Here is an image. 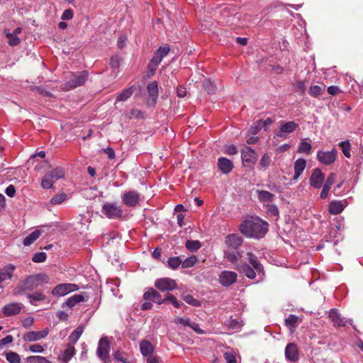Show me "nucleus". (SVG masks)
<instances>
[{"label":"nucleus","instance_id":"1","mask_svg":"<svg viewBox=\"0 0 363 363\" xmlns=\"http://www.w3.org/2000/svg\"><path fill=\"white\" fill-rule=\"evenodd\" d=\"M267 222L255 218L244 220L240 225V231L247 238H262L268 231Z\"/></svg>","mask_w":363,"mask_h":363},{"label":"nucleus","instance_id":"2","mask_svg":"<svg viewBox=\"0 0 363 363\" xmlns=\"http://www.w3.org/2000/svg\"><path fill=\"white\" fill-rule=\"evenodd\" d=\"M248 257V262L250 264L243 263L237 267V269L240 273L245 275L248 279H254L257 274L259 277V281L264 279L265 272L263 265L258 260L257 257L252 252L247 254Z\"/></svg>","mask_w":363,"mask_h":363},{"label":"nucleus","instance_id":"3","mask_svg":"<svg viewBox=\"0 0 363 363\" xmlns=\"http://www.w3.org/2000/svg\"><path fill=\"white\" fill-rule=\"evenodd\" d=\"M49 281L48 277L43 273L32 274L21 281L13 289L15 296L23 294L26 291H33Z\"/></svg>","mask_w":363,"mask_h":363},{"label":"nucleus","instance_id":"4","mask_svg":"<svg viewBox=\"0 0 363 363\" xmlns=\"http://www.w3.org/2000/svg\"><path fill=\"white\" fill-rule=\"evenodd\" d=\"M101 212L109 219H118L123 216V210L116 203H104L102 206Z\"/></svg>","mask_w":363,"mask_h":363},{"label":"nucleus","instance_id":"5","mask_svg":"<svg viewBox=\"0 0 363 363\" xmlns=\"http://www.w3.org/2000/svg\"><path fill=\"white\" fill-rule=\"evenodd\" d=\"M89 77V72L86 70L72 74V78L68 80L65 86L67 89H72L85 84Z\"/></svg>","mask_w":363,"mask_h":363},{"label":"nucleus","instance_id":"6","mask_svg":"<svg viewBox=\"0 0 363 363\" xmlns=\"http://www.w3.org/2000/svg\"><path fill=\"white\" fill-rule=\"evenodd\" d=\"M170 48L169 46L160 47L155 52L152 57L150 62L148 65L149 69L155 72L157 67L160 64L162 59L166 57L169 52Z\"/></svg>","mask_w":363,"mask_h":363},{"label":"nucleus","instance_id":"7","mask_svg":"<svg viewBox=\"0 0 363 363\" xmlns=\"http://www.w3.org/2000/svg\"><path fill=\"white\" fill-rule=\"evenodd\" d=\"M110 342L107 337H102L98 343L96 354L102 361H106L109 357Z\"/></svg>","mask_w":363,"mask_h":363},{"label":"nucleus","instance_id":"8","mask_svg":"<svg viewBox=\"0 0 363 363\" xmlns=\"http://www.w3.org/2000/svg\"><path fill=\"white\" fill-rule=\"evenodd\" d=\"M337 151L335 149L326 152L318 150L316 158L320 163L325 165H330L335 162L337 159Z\"/></svg>","mask_w":363,"mask_h":363},{"label":"nucleus","instance_id":"9","mask_svg":"<svg viewBox=\"0 0 363 363\" xmlns=\"http://www.w3.org/2000/svg\"><path fill=\"white\" fill-rule=\"evenodd\" d=\"M122 202L128 207H135L140 201V194L135 191L125 192L121 196Z\"/></svg>","mask_w":363,"mask_h":363},{"label":"nucleus","instance_id":"10","mask_svg":"<svg viewBox=\"0 0 363 363\" xmlns=\"http://www.w3.org/2000/svg\"><path fill=\"white\" fill-rule=\"evenodd\" d=\"M78 289L77 285L74 284H60L52 290V294L57 296H64L70 292L78 290Z\"/></svg>","mask_w":363,"mask_h":363},{"label":"nucleus","instance_id":"11","mask_svg":"<svg viewBox=\"0 0 363 363\" xmlns=\"http://www.w3.org/2000/svg\"><path fill=\"white\" fill-rule=\"evenodd\" d=\"M155 286L161 291H169L177 289V284L174 280L164 277L156 279Z\"/></svg>","mask_w":363,"mask_h":363},{"label":"nucleus","instance_id":"12","mask_svg":"<svg viewBox=\"0 0 363 363\" xmlns=\"http://www.w3.org/2000/svg\"><path fill=\"white\" fill-rule=\"evenodd\" d=\"M49 332L48 328H45L40 331H29L24 333L22 338L26 342H36L45 338Z\"/></svg>","mask_w":363,"mask_h":363},{"label":"nucleus","instance_id":"13","mask_svg":"<svg viewBox=\"0 0 363 363\" xmlns=\"http://www.w3.org/2000/svg\"><path fill=\"white\" fill-rule=\"evenodd\" d=\"M238 275L235 272L223 271L219 275V283L225 287L230 286L236 282Z\"/></svg>","mask_w":363,"mask_h":363},{"label":"nucleus","instance_id":"14","mask_svg":"<svg viewBox=\"0 0 363 363\" xmlns=\"http://www.w3.org/2000/svg\"><path fill=\"white\" fill-rule=\"evenodd\" d=\"M325 180V175L320 169L315 168L313 170L311 176L309 179V184L315 189H320Z\"/></svg>","mask_w":363,"mask_h":363},{"label":"nucleus","instance_id":"15","mask_svg":"<svg viewBox=\"0 0 363 363\" xmlns=\"http://www.w3.org/2000/svg\"><path fill=\"white\" fill-rule=\"evenodd\" d=\"M241 157L243 163L255 164L257 160V152L249 146H246L241 151Z\"/></svg>","mask_w":363,"mask_h":363},{"label":"nucleus","instance_id":"16","mask_svg":"<svg viewBox=\"0 0 363 363\" xmlns=\"http://www.w3.org/2000/svg\"><path fill=\"white\" fill-rule=\"evenodd\" d=\"M298 127V124L294 121L281 122L279 133L277 134V137L283 138L287 135L294 132Z\"/></svg>","mask_w":363,"mask_h":363},{"label":"nucleus","instance_id":"17","mask_svg":"<svg viewBox=\"0 0 363 363\" xmlns=\"http://www.w3.org/2000/svg\"><path fill=\"white\" fill-rule=\"evenodd\" d=\"M23 308V305L21 303H10L2 308L1 313L5 316L16 315L20 313Z\"/></svg>","mask_w":363,"mask_h":363},{"label":"nucleus","instance_id":"18","mask_svg":"<svg viewBox=\"0 0 363 363\" xmlns=\"http://www.w3.org/2000/svg\"><path fill=\"white\" fill-rule=\"evenodd\" d=\"M285 357L290 362H296L299 357V352L297 345L294 342H290L285 347Z\"/></svg>","mask_w":363,"mask_h":363},{"label":"nucleus","instance_id":"19","mask_svg":"<svg viewBox=\"0 0 363 363\" xmlns=\"http://www.w3.org/2000/svg\"><path fill=\"white\" fill-rule=\"evenodd\" d=\"M143 298L147 301H154L159 305L166 302L165 298H162L161 294L152 288L149 289L143 294Z\"/></svg>","mask_w":363,"mask_h":363},{"label":"nucleus","instance_id":"20","mask_svg":"<svg viewBox=\"0 0 363 363\" xmlns=\"http://www.w3.org/2000/svg\"><path fill=\"white\" fill-rule=\"evenodd\" d=\"M329 318L336 327H343L346 323L352 324V320H346L344 318L341 317L340 314L335 308H332L329 312Z\"/></svg>","mask_w":363,"mask_h":363},{"label":"nucleus","instance_id":"21","mask_svg":"<svg viewBox=\"0 0 363 363\" xmlns=\"http://www.w3.org/2000/svg\"><path fill=\"white\" fill-rule=\"evenodd\" d=\"M243 239L238 234H230L225 238V244L232 249L238 250L242 244Z\"/></svg>","mask_w":363,"mask_h":363},{"label":"nucleus","instance_id":"22","mask_svg":"<svg viewBox=\"0 0 363 363\" xmlns=\"http://www.w3.org/2000/svg\"><path fill=\"white\" fill-rule=\"evenodd\" d=\"M16 270V266L9 264L5 266L4 268L0 269V281L1 283L11 280L13 276L14 271Z\"/></svg>","mask_w":363,"mask_h":363},{"label":"nucleus","instance_id":"23","mask_svg":"<svg viewBox=\"0 0 363 363\" xmlns=\"http://www.w3.org/2000/svg\"><path fill=\"white\" fill-rule=\"evenodd\" d=\"M218 167L219 170L223 174H228L233 168V162L226 157H219L218 160Z\"/></svg>","mask_w":363,"mask_h":363},{"label":"nucleus","instance_id":"24","mask_svg":"<svg viewBox=\"0 0 363 363\" xmlns=\"http://www.w3.org/2000/svg\"><path fill=\"white\" fill-rule=\"evenodd\" d=\"M306 166V161L303 158L296 160L294 164V174L293 180H297L304 171Z\"/></svg>","mask_w":363,"mask_h":363},{"label":"nucleus","instance_id":"25","mask_svg":"<svg viewBox=\"0 0 363 363\" xmlns=\"http://www.w3.org/2000/svg\"><path fill=\"white\" fill-rule=\"evenodd\" d=\"M140 350L143 356L149 357L154 352V347L150 341L143 340L140 342Z\"/></svg>","mask_w":363,"mask_h":363},{"label":"nucleus","instance_id":"26","mask_svg":"<svg viewBox=\"0 0 363 363\" xmlns=\"http://www.w3.org/2000/svg\"><path fill=\"white\" fill-rule=\"evenodd\" d=\"M345 206L341 201H333L329 204V212L333 215H337L344 210Z\"/></svg>","mask_w":363,"mask_h":363},{"label":"nucleus","instance_id":"27","mask_svg":"<svg viewBox=\"0 0 363 363\" xmlns=\"http://www.w3.org/2000/svg\"><path fill=\"white\" fill-rule=\"evenodd\" d=\"M48 177L55 182L65 176V172L61 167H56L45 173Z\"/></svg>","mask_w":363,"mask_h":363},{"label":"nucleus","instance_id":"28","mask_svg":"<svg viewBox=\"0 0 363 363\" xmlns=\"http://www.w3.org/2000/svg\"><path fill=\"white\" fill-rule=\"evenodd\" d=\"M86 299L82 294H74L67 298V300L65 301V305L68 306L69 308H73L75 306L77 303L80 302L85 301Z\"/></svg>","mask_w":363,"mask_h":363},{"label":"nucleus","instance_id":"29","mask_svg":"<svg viewBox=\"0 0 363 363\" xmlns=\"http://www.w3.org/2000/svg\"><path fill=\"white\" fill-rule=\"evenodd\" d=\"M147 89L150 97L152 101V104H155L158 97V85L157 82H152L148 84Z\"/></svg>","mask_w":363,"mask_h":363},{"label":"nucleus","instance_id":"30","mask_svg":"<svg viewBox=\"0 0 363 363\" xmlns=\"http://www.w3.org/2000/svg\"><path fill=\"white\" fill-rule=\"evenodd\" d=\"M26 296L29 301V303L34 306H36L38 302L45 300V296L39 291H36L33 294H28Z\"/></svg>","mask_w":363,"mask_h":363},{"label":"nucleus","instance_id":"31","mask_svg":"<svg viewBox=\"0 0 363 363\" xmlns=\"http://www.w3.org/2000/svg\"><path fill=\"white\" fill-rule=\"evenodd\" d=\"M257 194L258 196V199L261 202H269L272 201L274 198L275 195L274 194H272L271 192L265 190H257Z\"/></svg>","mask_w":363,"mask_h":363},{"label":"nucleus","instance_id":"32","mask_svg":"<svg viewBox=\"0 0 363 363\" xmlns=\"http://www.w3.org/2000/svg\"><path fill=\"white\" fill-rule=\"evenodd\" d=\"M41 235V230H35L33 232L27 235L23 241L24 246H29L33 243Z\"/></svg>","mask_w":363,"mask_h":363},{"label":"nucleus","instance_id":"33","mask_svg":"<svg viewBox=\"0 0 363 363\" xmlns=\"http://www.w3.org/2000/svg\"><path fill=\"white\" fill-rule=\"evenodd\" d=\"M74 347L73 346L68 345L67 347L63 352L62 354L61 355L60 359L64 363H67L74 356Z\"/></svg>","mask_w":363,"mask_h":363},{"label":"nucleus","instance_id":"34","mask_svg":"<svg viewBox=\"0 0 363 363\" xmlns=\"http://www.w3.org/2000/svg\"><path fill=\"white\" fill-rule=\"evenodd\" d=\"M312 150L311 145L308 143L306 139H303L301 141L297 152L298 153H303L306 155H310Z\"/></svg>","mask_w":363,"mask_h":363},{"label":"nucleus","instance_id":"35","mask_svg":"<svg viewBox=\"0 0 363 363\" xmlns=\"http://www.w3.org/2000/svg\"><path fill=\"white\" fill-rule=\"evenodd\" d=\"M185 247L190 252H196L201 247V243L199 240H188L185 243Z\"/></svg>","mask_w":363,"mask_h":363},{"label":"nucleus","instance_id":"36","mask_svg":"<svg viewBox=\"0 0 363 363\" xmlns=\"http://www.w3.org/2000/svg\"><path fill=\"white\" fill-rule=\"evenodd\" d=\"M271 157L267 153H264L259 163V167L260 169L265 171L270 165L271 163Z\"/></svg>","mask_w":363,"mask_h":363},{"label":"nucleus","instance_id":"37","mask_svg":"<svg viewBox=\"0 0 363 363\" xmlns=\"http://www.w3.org/2000/svg\"><path fill=\"white\" fill-rule=\"evenodd\" d=\"M224 257L230 262H235L240 257V254L235 251L226 250L224 252Z\"/></svg>","mask_w":363,"mask_h":363},{"label":"nucleus","instance_id":"38","mask_svg":"<svg viewBox=\"0 0 363 363\" xmlns=\"http://www.w3.org/2000/svg\"><path fill=\"white\" fill-rule=\"evenodd\" d=\"M26 363H52L43 356H30L26 359Z\"/></svg>","mask_w":363,"mask_h":363},{"label":"nucleus","instance_id":"39","mask_svg":"<svg viewBox=\"0 0 363 363\" xmlns=\"http://www.w3.org/2000/svg\"><path fill=\"white\" fill-rule=\"evenodd\" d=\"M339 146L341 147L342 152L343 155L350 158L351 157L350 150H351V145L349 140L342 141L339 143Z\"/></svg>","mask_w":363,"mask_h":363},{"label":"nucleus","instance_id":"40","mask_svg":"<svg viewBox=\"0 0 363 363\" xmlns=\"http://www.w3.org/2000/svg\"><path fill=\"white\" fill-rule=\"evenodd\" d=\"M132 94H133V89L131 87L125 89L123 91H121L120 94H118V95L116 98V101H124L127 100L128 98H130Z\"/></svg>","mask_w":363,"mask_h":363},{"label":"nucleus","instance_id":"41","mask_svg":"<svg viewBox=\"0 0 363 363\" xmlns=\"http://www.w3.org/2000/svg\"><path fill=\"white\" fill-rule=\"evenodd\" d=\"M82 333L83 328L82 327H78L70 334V335L69 336V340H70V342L75 344L79 339Z\"/></svg>","mask_w":363,"mask_h":363},{"label":"nucleus","instance_id":"42","mask_svg":"<svg viewBox=\"0 0 363 363\" xmlns=\"http://www.w3.org/2000/svg\"><path fill=\"white\" fill-rule=\"evenodd\" d=\"M6 359L10 363H20L21 357L15 352L10 351L6 354Z\"/></svg>","mask_w":363,"mask_h":363},{"label":"nucleus","instance_id":"43","mask_svg":"<svg viewBox=\"0 0 363 363\" xmlns=\"http://www.w3.org/2000/svg\"><path fill=\"white\" fill-rule=\"evenodd\" d=\"M167 264L169 267L176 269L182 264V259L179 257H169L167 260Z\"/></svg>","mask_w":363,"mask_h":363},{"label":"nucleus","instance_id":"44","mask_svg":"<svg viewBox=\"0 0 363 363\" xmlns=\"http://www.w3.org/2000/svg\"><path fill=\"white\" fill-rule=\"evenodd\" d=\"M197 257L195 255H191L186 258L183 262L182 261V266L183 268L192 267L196 262Z\"/></svg>","mask_w":363,"mask_h":363},{"label":"nucleus","instance_id":"45","mask_svg":"<svg viewBox=\"0 0 363 363\" xmlns=\"http://www.w3.org/2000/svg\"><path fill=\"white\" fill-rule=\"evenodd\" d=\"M203 86L208 94H214L216 91V85L210 79H205Z\"/></svg>","mask_w":363,"mask_h":363},{"label":"nucleus","instance_id":"46","mask_svg":"<svg viewBox=\"0 0 363 363\" xmlns=\"http://www.w3.org/2000/svg\"><path fill=\"white\" fill-rule=\"evenodd\" d=\"M6 36L8 39V43H9V45H11V46H16L21 42V40L18 36L11 33H6Z\"/></svg>","mask_w":363,"mask_h":363},{"label":"nucleus","instance_id":"47","mask_svg":"<svg viewBox=\"0 0 363 363\" xmlns=\"http://www.w3.org/2000/svg\"><path fill=\"white\" fill-rule=\"evenodd\" d=\"M67 196L65 193L55 195L51 199L50 203L52 205L62 203L66 199Z\"/></svg>","mask_w":363,"mask_h":363},{"label":"nucleus","instance_id":"48","mask_svg":"<svg viewBox=\"0 0 363 363\" xmlns=\"http://www.w3.org/2000/svg\"><path fill=\"white\" fill-rule=\"evenodd\" d=\"M54 183V181L50 179L47 174H45L41 182V186L43 189H49L52 187Z\"/></svg>","mask_w":363,"mask_h":363},{"label":"nucleus","instance_id":"49","mask_svg":"<svg viewBox=\"0 0 363 363\" xmlns=\"http://www.w3.org/2000/svg\"><path fill=\"white\" fill-rule=\"evenodd\" d=\"M298 321V317L295 315H290L285 319V322L287 326L290 328H296Z\"/></svg>","mask_w":363,"mask_h":363},{"label":"nucleus","instance_id":"50","mask_svg":"<svg viewBox=\"0 0 363 363\" xmlns=\"http://www.w3.org/2000/svg\"><path fill=\"white\" fill-rule=\"evenodd\" d=\"M47 255L45 252H40L34 254L32 260L35 263L43 262L46 260Z\"/></svg>","mask_w":363,"mask_h":363},{"label":"nucleus","instance_id":"51","mask_svg":"<svg viewBox=\"0 0 363 363\" xmlns=\"http://www.w3.org/2000/svg\"><path fill=\"white\" fill-rule=\"evenodd\" d=\"M184 301L187 303L188 304L193 306H200L201 303L197 299L194 298L191 295H186L184 297Z\"/></svg>","mask_w":363,"mask_h":363},{"label":"nucleus","instance_id":"52","mask_svg":"<svg viewBox=\"0 0 363 363\" xmlns=\"http://www.w3.org/2000/svg\"><path fill=\"white\" fill-rule=\"evenodd\" d=\"M322 87L318 85L311 86L309 90L310 95L313 97H317L320 96L322 94Z\"/></svg>","mask_w":363,"mask_h":363},{"label":"nucleus","instance_id":"53","mask_svg":"<svg viewBox=\"0 0 363 363\" xmlns=\"http://www.w3.org/2000/svg\"><path fill=\"white\" fill-rule=\"evenodd\" d=\"M267 213L271 216L279 217L278 207L274 204L267 205Z\"/></svg>","mask_w":363,"mask_h":363},{"label":"nucleus","instance_id":"54","mask_svg":"<svg viewBox=\"0 0 363 363\" xmlns=\"http://www.w3.org/2000/svg\"><path fill=\"white\" fill-rule=\"evenodd\" d=\"M173 322L177 325H182L184 326L189 327L191 321L189 318H177Z\"/></svg>","mask_w":363,"mask_h":363},{"label":"nucleus","instance_id":"55","mask_svg":"<svg viewBox=\"0 0 363 363\" xmlns=\"http://www.w3.org/2000/svg\"><path fill=\"white\" fill-rule=\"evenodd\" d=\"M224 358L227 363H237L235 354L231 352L224 353Z\"/></svg>","mask_w":363,"mask_h":363},{"label":"nucleus","instance_id":"56","mask_svg":"<svg viewBox=\"0 0 363 363\" xmlns=\"http://www.w3.org/2000/svg\"><path fill=\"white\" fill-rule=\"evenodd\" d=\"M29 351L34 353H42L44 351V347L41 345L35 344L29 347Z\"/></svg>","mask_w":363,"mask_h":363},{"label":"nucleus","instance_id":"57","mask_svg":"<svg viewBox=\"0 0 363 363\" xmlns=\"http://www.w3.org/2000/svg\"><path fill=\"white\" fill-rule=\"evenodd\" d=\"M144 113L139 109H132L130 112V118H142Z\"/></svg>","mask_w":363,"mask_h":363},{"label":"nucleus","instance_id":"58","mask_svg":"<svg viewBox=\"0 0 363 363\" xmlns=\"http://www.w3.org/2000/svg\"><path fill=\"white\" fill-rule=\"evenodd\" d=\"M13 340V338L11 335H7L5 337L0 340V350H1L4 346L7 344L11 343Z\"/></svg>","mask_w":363,"mask_h":363},{"label":"nucleus","instance_id":"59","mask_svg":"<svg viewBox=\"0 0 363 363\" xmlns=\"http://www.w3.org/2000/svg\"><path fill=\"white\" fill-rule=\"evenodd\" d=\"M73 17V11L72 9H66L62 14L61 19L63 21L70 20Z\"/></svg>","mask_w":363,"mask_h":363},{"label":"nucleus","instance_id":"60","mask_svg":"<svg viewBox=\"0 0 363 363\" xmlns=\"http://www.w3.org/2000/svg\"><path fill=\"white\" fill-rule=\"evenodd\" d=\"M335 174L334 173H330L328 178L326 179V181L323 185L330 189L331 186L335 182Z\"/></svg>","mask_w":363,"mask_h":363},{"label":"nucleus","instance_id":"61","mask_svg":"<svg viewBox=\"0 0 363 363\" xmlns=\"http://www.w3.org/2000/svg\"><path fill=\"white\" fill-rule=\"evenodd\" d=\"M258 121L262 128H264L265 130L268 126L274 123V121L271 118H267L265 120H259Z\"/></svg>","mask_w":363,"mask_h":363},{"label":"nucleus","instance_id":"62","mask_svg":"<svg viewBox=\"0 0 363 363\" xmlns=\"http://www.w3.org/2000/svg\"><path fill=\"white\" fill-rule=\"evenodd\" d=\"M225 153L227 155H233L238 153V149L234 145H230L225 147Z\"/></svg>","mask_w":363,"mask_h":363},{"label":"nucleus","instance_id":"63","mask_svg":"<svg viewBox=\"0 0 363 363\" xmlns=\"http://www.w3.org/2000/svg\"><path fill=\"white\" fill-rule=\"evenodd\" d=\"M189 328H191L194 331H195L197 334H203L204 331L201 329L199 323L196 322H191V324L189 325Z\"/></svg>","mask_w":363,"mask_h":363},{"label":"nucleus","instance_id":"64","mask_svg":"<svg viewBox=\"0 0 363 363\" xmlns=\"http://www.w3.org/2000/svg\"><path fill=\"white\" fill-rule=\"evenodd\" d=\"M166 301H169L176 308H179L180 304L178 303L177 298L172 294H168L165 297Z\"/></svg>","mask_w":363,"mask_h":363}]
</instances>
